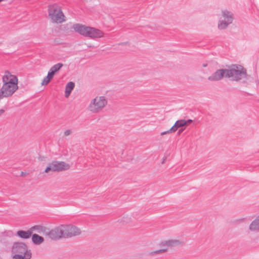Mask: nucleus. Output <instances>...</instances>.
<instances>
[{
	"instance_id": "nucleus-1",
	"label": "nucleus",
	"mask_w": 259,
	"mask_h": 259,
	"mask_svg": "<svg viewBox=\"0 0 259 259\" xmlns=\"http://www.w3.org/2000/svg\"><path fill=\"white\" fill-rule=\"evenodd\" d=\"M3 85L0 90V99L11 96L18 89V78L9 71H6L3 76Z\"/></svg>"
},
{
	"instance_id": "nucleus-2",
	"label": "nucleus",
	"mask_w": 259,
	"mask_h": 259,
	"mask_svg": "<svg viewBox=\"0 0 259 259\" xmlns=\"http://www.w3.org/2000/svg\"><path fill=\"white\" fill-rule=\"evenodd\" d=\"M74 30L80 35L92 39L103 37L104 32L97 28L87 26L84 25L76 23L73 25Z\"/></svg>"
},
{
	"instance_id": "nucleus-3",
	"label": "nucleus",
	"mask_w": 259,
	"mask_h": 259,
	"mask_svg": "<svg viewBox=\"0 0 259 259\" xmlns=\"http://www.w3.org/2000/svg\"><path fill=\"white\" fill-rule=\"evenodd\" d=\"M107 104L106 97L104 96H97L90 101L88 110L92 113H99L104 110Z\"/></svg>"
},
{
	"instance_id": "nucleus-4",
	"label": "nucleus",
	"mask_w": 259,
	"mask_h": 259,
	"mask_svg": "<svg viewBox=\"0 0 259 259\" xmlns=\"http://www.w3.org/2000/svg\"><path fill=\"white\" fill-rule=\"evenodd\" d=\"M12 252L15 254L13 256L14 259H30L31 257L30 250L27 249L26 244L23 242H14Z\"/></svg>"
},
{
	"instance_id": "nucleus-5",
	"label": "nucleus",
	"mask_w": 259,
	"mask_h": 259,
	"mask_svg": "<svg viewBox=\"0 0 259 259\" xmlns=\"http://www.w3.org/2000/svg\"><path fill=\"white\" fill-rule=\"evenodd\" d=\"M48 15L53 23H62L66 21L65 16L61 7L57 4L49 6Z\"/></svg>"
},
{
	"instance_id": "nucleus-6",
	"label": "nucleus",
	"mask_w": 259,
	"mask_h": 259,
	"mask_svg": "<svg viewBox=\"0 0 259 259\" xmlns=\"http://www.w3.org/2000/svg\"><path fill=\"white\" fill-rule=\"evenodd\" d=\"M226 69V77L230 78L231 80L238 81L242 78L243 67L239 65H232Z\"/></svg>"
},
{
	"instance_id": "nucleus-7",
	"label": "nucleus",
	"mask_w": 259,
	"mask_h": 259,
	"mask_svg": "<svg viewBox=\"0 0 259 259\" xmlns=\"http://www.w3.org/2000/svg\"><path fill=\"white\" fill-rule=\"evenodd\" d=\"M222 16L223 19H220L218 24V28L220 30H223L227 28L232 23L234 19L232 13L226 10L222 11Z\"/></svg>"
},
{
	"instance_id": "nucleus-8",
	"label": "nucleus",
	"mask_w": 259,
	"mask_h": 259,
	"mask_svg": "<svg viewBox=\"0 0 259 259\" xmlns=\"http://www.w3.org/2000/svg\"><path fill=\"white\" fill-rule=\"evenodd\" d=\"M70 167V164L64 161H54L48 164L45 171L46 173H48L50 171H61L68 170Z\"/></svg>"
},
{
	"instance_id": "nucleus-9",
	"label": "nucleus",
	"mask_w": 259,
	"mask_h": 259,
	"mask_svg": "<svg viewBox=\"0 0 259 259\" xmlns=\"http://www.w3.org/2000/svg\"><path fill=\"white\" fill-rule=\"evenodd\" d=\"M62 226L64 238H71L81 234L80 229L72 224L62 225Z\"/></svg>"
},
{
	"instance_id": "nucleus-10",
	"label": "nucleus",
	"mask_w": 259,
	"mask_h": 259,
	"mask_svg": "<svg viewBox=\"0 0 259 259\" xmlns=\"http://www.w3.org/2000/svg\"><path fill=\"white\" fill-rule=\"evenodd\" d=\"M62 227V225L55 227L47 233V235L51 239L55 240L64 238L63 231Z\"/></svg>"
},
{
	"instance_id": "nucleus-11",
	"label": "nucleus",
	"mask_w": 259,
	"mask_h": 259,
	"mask_svg": "<svg viewBox=\"0 0 259 259\" xmlns=\"http://www.w3.org/2000/svg\"><path fill=\"white\" fill-rule=\"evenodd\" d=\"M224 77H226V69H220L215 71L208 77L210 81H217L221 80Z\"/></svg>"
},
{
	"instance_id": "nucleus-12",
	"label": "nucleus",
	"mask_w": 259,
	"mask_h": 259,
	"mask_svg": "<svg viewBox=\"0 0 259 259\" xmlns=\"http://www.w3.org/2000/svg\"><path fill=\"white\" fill-rule=\"evenodd\" d=\"M186 125V120L185 119H181L177 120L174 124V125L171 127L174 133L176 132L179 128V133H181L184 130L183 128V126Z\"/></svg>"
},
{
	"instance_id": "nucleus-13",
	"label": "nucleus",
	"mask_w": 259,
	"mask_h": 259,
	"mask_svg": "<svg viewBox=\"0 0 259 259\" xmlns=\"http://www.w3.org/2000/svg\"><path fill=\"white\" fill-rule=\"evenodd\" d=\"M31 235L32 231L31 230H19L16 232V236L23 239H28L31 236Z\"/></svg>"
},
{
	"instance_id": "nucleus-14",
	"label": "nucleus",
	"mask_w": 259,
	"mask_h": 259,
	"mask_svg": "<svg viewBox=\"0 0 259 259\" xmlns=\"http://www.w3.org/2000/svg\"><path fill=\"white\" fill-rule=\"evenodd\" d=\"M63 66V64L59 63L53 65L48 72L49 76L53 77L55 74Z\"/></svg>"
},
{
	"instance_id": "nucleus-15",
	"label": "nucleus",
	"mask_w": 259,
	"mask_h": 259,
	"mask_svg": "<svg viewBox=\"0 0 259 259\" xmlns=\"http://www.w3.org/2000/svg\"><path fill=\"white\" fill-rule=\"evenodd\" d=\"M249 230L251 231H258L259 230V215L250 223Z\"/></svg>"
},
{
	"instance_id": "nucleus-16",
	"label": "nucleus",
	"mask_w": 259,
	"mask_h": 259,
	"mask_svg": "<svg viewBox=\"0 0 259 259\" xmlns=\"http://www.w3.org/2000/svg\"><path fill=\"white\" fill-rule=\"evenodd\" d=\"M75 84L74 83L70 81L67 83L66 87H65V96L66 98H68L72 91L73 90L74 88Z\"/></svg>"
},
{
	"instance_id": "nucleus-17",
	"label": "nucleus",
	"mask_w": 259,
	"mask_h": 259,
	"mask_svg": "<svg viewBox=\"0 0 259 259\" xmlns=\"http://www.w3.org/2000/svg\"><path fill=\"white\" fill-rule=\"evenodd\" d=\"M31 239L33 243L36 245H39L44 242V238L36 234H33Z\"/></svg>"
},
{
	"instance_id": "nucleus-18",
	"label": "nucleus",
	"mask_w": 259,
	"mask_h": 259,
	"mask_svg": "<svg viewBox=\"0 0 259 259\" xmlns=\"http://www.w3.org/2000/svg\"><path fill=\"white\" fill-rule=\"evenodd\" d=\"M31 230H35L38 233L42 234L44 235L46 234V235H47V233L48 232L46 231V230H47L46 228L45 227L41 226H33V227H32L31 228Z\"/></svg>"
},
{
	"instance_id": "nucleus-19",
	"label": "nucleus",
	"mask_w": 259,
	"mask_h": 259,
	"mask_svg": "<svg viewBox=\"0 0 259 259\" xmlns=\"http://www.w3.org/2000/svg\"><path fill=\"white\" fill-rule=\"evenodd\" d=\"M179 243V241L177 240H169L162 242L161 244L162 246L170 247L174 246Z\"/></svg>"
},
{
	"instance_id": "nucleus-20",
	"label": "nucleus",
	"mask_w": 259,
	"mask_h": 259,
	"mask_svg": "<svg viewBox=\"0 0 259 259\" xmlns=\"http://www.w3.org/2000/svg\"><path fill=\"white\" fill-rule=\"evenodd\" d=\"M167 250V248H163L159 250H157L154 251H151L149 253L150 255H153L154 254H157L165 252Z\"/></svg>"
},
{
	"instance_id": "nucleus-21",
	"label": "nucleus",
	"mask_w": 259,
	"mask_h": 259,
	"mask_svg": "<svg viewBox=\"0 0 259 259\" xmlns=\"http://www.w3.org/2000/svg\"><path fill=\"white\" fill-rule=\"evenodd\" d=\"M52 78H53V77H51V76H49V75L48 74L47 76L44 78V79L41 82V85H47L50 81L51 79H52Z\"/></svg>"
},
{
	"instance_id": "nucleus-22",
	"label": "nucleus",
	"mask_w": 259,
	"mask_h": 259,
	"mask_svg": "<svg viewBox=\"0 0 259 259\" xmlns=\"http://www.w3.org/2000/svg\"><path fill=\"white\" fill-rule=\"evenodd\" d=\"M173 133H174V132L172 130V127H171L169 130L161 133L160 135L163 136L164 135L169 134Z\"/></svg>"
},
{
	"instance_id": "nucleus-23",
	"label": "nucleus",
	"mask_w": 259,
	"mask_h": 259,
	"mask_svg": "<svg viewBox=\"0 0 259 259\" xmlns=\"http://www.w3.org/2000/svg\"><path fill=\"white\" fill-rule=\"evenodd\" d=\"M248 79V75L247 74L246 70L244 68V80Z\"/></svg>"
},
{
	"instance_id": "nucleus-24",
	"label": "nucleus",
	"mask_w": 259,
	"mask_h": 259,
	"mask_svg": "<svg viewBox=\"0 0 259 259\" xmlns=\"http://www.w3.org/2000/svg\"><path fill=\"white\" fill-rule=\"evenodd\" d=\"M71 134V131L70 130H67L65 131L64 132V135L65 136H68Z\"/></svg>"
},
{
	"instance_id": "nucleus-25",
	"label": "nucleus",
	"mask_w": 259,
	"mask_h": 259,
	"mask_svg": "<svg viewBox=\"0 0 259 259\" xmlns=\"http://www.w3.org/2000/svg\"><path fill=\"white\" fill-rule=\"evenodd\" d=\"M186 125H188L189 123H191L192 122V120L191 119H188L187 120H186Z\"/></svg>"
},
{
	"instance_id": "nucleus-26",
	"label": "nucleus",
	"mask_w": 259,
	"mask_h": 259,
	"mask_svg": "<svg viewBox=\"0 0 259 259\" xmlns=\"http://www.w3.org/2000/svg\"><path fill=\"white\" fill-rule=\"evenodd\" d=\"M5 112V110L4 109H0V116H1Z\"/></svg>"
},
{
	"instance_id": "nucleus-27",
	"label": "nucleus",
	"mask_w": 259,
	"mask_h": 259,
	"mask_svg": "<svg viewBox=\"0 0 259 259\" xmlns=\"http://www.w3.org/2000/svg\"><path fill=\"white\" fill-rule=\"evenodd\" d=\"M207 66V64L206 63H204V64H202V66H203V67H206Z\"/></svg>"
},
{
	"instance_id": "nucleus-28",
	"label": "nucleus",
	"mask_w": 259,
	"mask_h": 259,
	"mask_svg": "<svg viewBox=\"0 0 259 259\" xmlns=\"http://www.w3.org/2000/svg\"><path fill=\"white\" fill-rule=\"evenodd\" d=\"M5 0H0V3L2 2H4Z\"/></svg>"
},
{
	"instance_id": "nucleus-29",
	"label": "nucleus",
	"mask_w": 259,
	"mask_h": 259,
	"mask_svg": "<svg viewBox=\"0 0 259 259\" xmlns=\"http://www.w3.org/2000/svg\"><path fill=\"white\" fill-rule=\"evenodd\" d=\"M244 165H246V164H244V166H243V167H244V168L245 167Z\"/></svg>"
}]
</instances>
